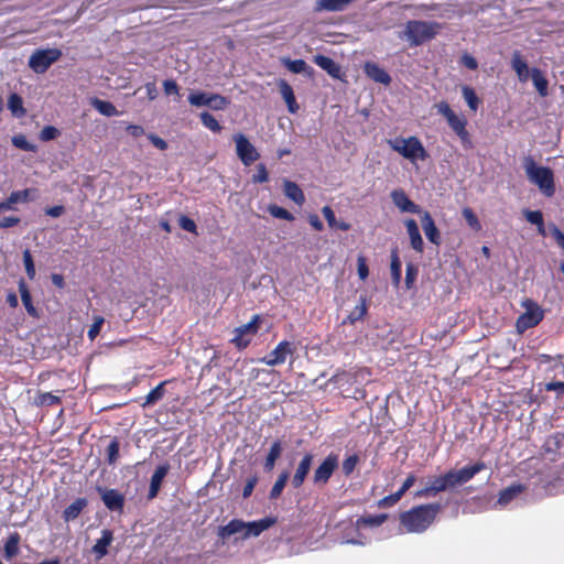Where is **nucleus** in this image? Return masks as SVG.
<instances>
[{"mask_svg":"<svg viewBox=\"0 0 564 564\" xmlns=\"http://www.w3.org/2000/svg\"><path fill=\"white\" fill-rule=\"evenodd\" d=\"M441 511L442 505L438 502L414 506L400 513V525L408 533H423L434 523Z\"/></svg>","mask_w":564,"mask_h":564,"instance_id":"nucleus-1","label":"nucleus"},{"mask_svg":"<svg viewBox=\"0 0 564 564\" xmlns=\"http://www.w3.org/2000/svg\"><path fill=\"white\" fill-rule=\"evenodd\" d=\"M441 29L442 24L436 21L410 20L405 23L400 37L410 46H419L433 40Z\"/></svg>","mask_w":564,"mask_h":564,"instance_id":"nucleus-2","label":"nucleus"},{"mask_svg":"<svg viewBox=\"0 0 564 564\" xmlns=\"http://www.w3.org/2000/svg\"><path fill=\"white\" fill-rule=\"evenodd\" d=\"M437 113L443 116L452 129L458 137L464 149L469 150L474 148L471 135L467 130L468 121L464 115H457L445 100L435 105Z\"/></svg>","mask_w":564,"mask_h":564,"instance_id":"nucleus-3","label":"nucleus"},{"mask_svg":"<svg viewBox=\"0 0 564 564\" xmlns=\"http://www.w3.org/2000/svg\"><path fill=\"white\" fill-rule=\"evenodd\" d=\"M524 169L528 178L534 183L546 197L554 196V174L550 167L539 166L532 156H528L524 161Z\"/></svg>","mask_w":564,"mask_h":564,"instance_id":"nucleus-4","label":"nucleus"},{"mask_svg":"<svg viewBox=\"0 0 564 564\" xmlns=\"http://www.w3.org/2000/svg\"><path fill=\"white\" fill-rule=\"evenodd\" d=\"M388 144L390 148L401 154L404 159L412 162L416 160L425 161L429 158V153L423 147L421 140L417 137L395 138L389 140Z\"/></svg>","mask_w":564,"mask_h":564,"instance_id":"nucleus-5","label":"nucleus"},{"mask_svg":"<svg viewBox=\"0 0 564 564\" xmlns=\"http://www.w3.org/2000/svg\"><path fill=\"white\" fill-rule=\"evenodd\" d=\"M61 56L62 51L58 48L36 50L29 58V67L36 74H43L52 64L57 62Z\"/></svg>","mask_w":564,"mask_h":564,"instance_id":"nucleus-6","label":"nucleus"},{"mask_svg":"<svg viewBox=\"0 0 564 564\" xmlns=\"http://www.w3.org/2000/svg\"><path fill=\"white\" fill-rule=\"evenodd\" d=\"M523 306L525 312L518 317L516 323L519 332L535 327L544 317L543 310L534 301L528 299L523 302Z\"/></svg>","mask_w":564,"mask_h":564,"instance_id":"nucleus-7","label":"nucleus"},{"mask_svg":"<svg viewBox=\"0 0 564 564\" xmlns=\"http://www.w3.org/2000/svg\"><path fill=\"white\" fill-rule=\"evenodd\" d=\"M296 347L293 343L282 340L269 355L260 358L259 361L267 366L274 367L284 364L288 356L294 355Z\"/></svg>","mask_w":564,"mask_h":564,"instance_id":"nucleus-8","label":"nucleus"},{"mask_svg":"<svg viewBox=\"0 0 564 564\" xmlns=\"http://www.w3.org/2000/svg\"><path fill=\"white\" fill-rule=\"evenodd\" d=\"M234 140L236 142L237 155L246 166H249L260 158L259 152L246 135L238 133L234 137Z\"/></svg>","mask_w":564,"mask_h":564,"instance_id":"nucleus-9","label":"nucleus"},{"mask_svg":"<svg viewBox=\"0 0 564 564\" xmlns=\"http://www.w3.org/2000/svg\"><path fill=\"white\" fill-rule=\"evenodd\" d=\"M259 316L254 315L252 319L235 329V337L231 341L239 349H245L251 343V336L256 335L258 332Z\"/></svg>","mask_w":564,"mask_h":564,"instance_id":"nucleus-10","label":"nucleus"},{"mask_svg":"<svg viewBox=\"0 0 564 564\" xmlns=\"http://www.w3.org/2000/svg\"><path fill=\"white\" fill-rule=\"evenodd\" d=\"M337 467L338 456L335 454H329L315 469L313 475V482L315 485H326Z\"/></svg>","mask_w":564,"mask_h":564,"instance_id":"nucleus-11","label":"nucleus"},{"mask_svg":"<svg viewBox=\"0 0 564 564\" xmlns=\"http://www.w3.org/2000/svg\"><path fill=\"white\" fill-rule=\"evenodd\" d=\"M97 491L99 492L105 507L109 511L122 513L126 502L123 494H121L117 489H109L102 487H97Z\"/></svg>","mask_w":564,"mask_h":564,"instance_id":"nucleus-12","label":"nucleus"},{"mask_svg":"<svg viewBox=\"0 0 564 564\" xmlns=\"http://www.w3.org/2000/svg\"><path fill=\"white\" fill-rule=\"evenodd\" d=\"M390 196L393 204L402 213H412L421 215L424 212L417 204H415L413 200L409 198V196L402 188L393 189Z\"/></svg>","mask_w":564,"mask_h":564,"instance_id":"nucleus-13","label":"nucleus"},{"mask_svg":"<svg viewBox=\"0 0 564 564\" xmlns=\"http://www.w3.org/2000/svg\"><path fill=\"white\" fill-rule=\"evenodd\" d=\"M314 455L306 453L297 464L294 475L291 479L293 488L299 489L303 486L313 464Z\"/></svg>","mask_w":564,"mask_h":564,"instance_id":"nucleus-14","label":"nucleus"},{"mask_svg":"<svg viewBox=\"0 0 564 564\" xmlns=\"http://www.w3.org/2000/svg\"><path fill=\"white\" fill-rule=\"evenodd\" d=\"M421 223L427 240L436 246H440L442 242L441 232L427 210H424L421 214Z\"/></svg>","mask_w":564,"mask_h":564,"instance_id":"nucleus-15","label":"nucleus"},{"mask_svg":"<svg viewBox=\"0 0 564 564\" xmlns=\"http://www.w3.org/2000/svg\"><path fill=\"white\" fill-rule=\"evenodd\" d=\"M364 72L368 78L386 86L390 85L392 80L388 72L375 62H366Z\"/></svg>","mask_w":564,"mask_h":564,"instance_id":"nucleus-16","label":"nucleus"},{"mask_svg":"<svg viewBox=\"0 0 564 564\" xmlns=\"http://www.w3.org/2000/svg\"><path fill=\"white\" fill-rule=\"evenodd\" d=\"M170 471V465L167 463H164L162 465H159L156 469L154 470L151 480H150V488L148 492V499L152 500L154 499L161 489L163 479Z\"/></svg>","mask_w":564,"mask_h":564,"instance_id":"nucleus-17","label":"nucleus"},{"mask_svg":"<svg viewBox=\"0 0 564 564\" xmlns=\"http://www.w3.org/2000/svg\"><path fill=\"white\" fill-rule=\"evenodd\" d=\"M404 225L410 238L412 249L419 253H422L424 251V242L416 221L410 218L404 221Z\"/></svg>","mask_w":564,"mask_h":564,"instance_id":"nucleus-18","label":"nucleus"},{"mask_svg":"<svg viewBox=\"0 0 564 564\" xmlns=\"http://www.w3.org/2000/svg\"><path fill=\"white\" fill-rule=\"evenodd\" d=\"M275 522L273 518H263L258 521H252L246 523V529L242 534V539H248L250 536H259L263 531L272 527Z\"/></svg>","mask_w":564,"mask_h":564,"instance_id":"nucleus-19","label":"nucleus"},{"mask_svg":"<svg viewBox=\"0 0 564 564\" xmlns=\"http://www.w3.org/2000/svg\"><path fill=\"white\" fill-rule=\"evenodd\" d=\"M313 62L325 70L333 78H340L341 69L340 66L330 57L317 54L313 57Z\"/></svg>","mask_w":564,"mask_h":564,"instance_id":"nucleus-20","label":"nucleus"},{"mask_svg":"<svg viewBox=\"0 0 564 564\" xmlns=\"http://www.w3.org/2000/svg\"><path fill=\"white\" fill-rule=\"evenodd\" d=\"M113 541V533L109 529H105L101 531V538L98 539L93 546V553L96 555L97 560L102 558L108 554V547Z\"/></svg>","mask_w":564,"mask_h":564,"instance_id":"nucleus-21","label":"nucleus"},{"mask_svg":"<svg viewBox=\"0 0 564 564\" xmlns=\"http://www.w3.org/2000/svg\"><path fill=\"white\" fill-rule=\"evenodd\" d=\"M278 85L280 94L288 106V110L291 113H296L300 107L299 104L296 102V98L292 86L284 79H280Z\"/></svg>","mask_w":564,"mask_h":564,"instance_id":"nucleus-22","label":"nucleus"},{"mask_svg":"<svg viewBox=\"0 0 564 564\" xmlns=\"http://www.w3.org/2000/svg\"><path fill=\"white\" fill-rule=\"evenodd\" d=\"M511 67L522 83L527 82L531 76V70L519 51H514L512 54Z\"/></svg>","mask_w":564,"mask_h":564,"instance_id":"nucleus-23","label":"nucleus"},{"mask_svg":"<svg viewBox=\"0 0 564 564\" xmlns=\"http://www.w3.org/2000/svg\"><path fill=\"white\" fill-rule=\"evenodd\" d=\"M445 490H447L446 489V484L443 480V477L441 475L438 477H435L427 486H425L424 488L417 490L414 494V496L416 498H429V497H434L438 492H442V491H445Z\"/></svg>","mask_w":564,"mask_h":564,"instance_id":"nucleus-24","label":"nucleus"},{"mask_svg":"<svg viewBox=\"0 0 564 564\" xmlns=\"http://www.w3.org/2000/svg\"><path fill=\"white\" fill-rule=\"evenodd\" d=\"M527 487L522 484H512L499 492L497 503L505 507L514 500Z\"/></svg>","mask_w":564,"mask_h":564,"instance_id":"nucleus-25","label":"nucleus"},{"mask_svg":"<svg viewBox=\"0 0 564 564\" xmlns=\"http://www.w3.org/2000/svg\"><path fill=\"white\" fill-rule=\"evenodd\" d=\"M354 0H317L315 11L339 12L348 8Z\"/></svg>","mask_w":564,"mask_h":564,"instance_id":"nucleus-26","label":"nucleus"},{"mask_svg":"<svg viewBox=\"0 0 564 564\" xmlns=\"http://www.w3.org/2000/svg\"><path fill=\"white\" fill-rule=\"evenodd\" d=\"M283 192L284 195L295 204L302 206L305 203V195L295 182L285 180L283 182Z\"/></svg>","mask_w":564,"mask_h":564,"instance_id":"nucleus-27","label":"nucleus"},{"mask_svg":"<svg viewBox=\"0 0 564 564\" xmlns=\"http://www.w3.org/2000/svg\"><path fill=\"white\" fill-rule=\"evenodd\" d=\"M245 529H246V522H243L240 519H232L226 525H223L219 528L218 536L220 539L225 540V539H227L234 534H237V533H241V535H242L245 532Z\"/></svg>","mask_w":564,"mask_h":564,"instance_id":"nucleus-28","label":"nucleus"},{"mask_svg":"<svg viewBox=\"0 0 564 564\" xmlns=\"http://www.w3.org/2000/svg\"><path fill=\"white\" fill-rule=\"evenodd\" d=\"M20 541H21V535L19 532L14 531L9 534V536L4 543V546H3V556L6 560H11L19 554Z\"/></svg>","mask_w":564,"mask_h":564,"instance_id":"nucleus-29","label":"nucleus"},{"mask_svg":"<svg viewBox=\"0 0 564 564\" xmlns=\"http://www.w3.org/2000/svg\"><path fill=\"white\" fill-rule=\"evenodd\" d=\"M59 404H62V397L53 394L52 392L37 391L33 399V405L37 408H48Z\"/></svg>","mask_w":564,"mask_h":564,"instance_id":"nucleus-30","label":"nucleus"},{"mask_svg":"<svg viewBox=\"0 0 564 564\" xmlns=\"http://www.w3.org/2000/svg\"><path fill=\"white\" fill-rule=\"evenodd\" d=\"M564 446V433H554L550 435L544 444L543 451L547 455H557L562 447Z\"/></svg>","mask_w":564,"mask_h":564,"instance_id":"nucleus-31","label":"nucleus"},{"mask_svg":"<svg viewBox=\"0 0 564 564\" xmlns=\"http://www.w3.org/2000/svg\"><path fill=\"white\" fill-rule=\"evenodd\" d=\"M484 469H486V464L479 460L473 465L465 466L456 470L460 485L468 482L470 479L475 477V475L482 471Z\"/></svg>","mask_w":564,"mask_h":564,"instance_id":"nucleus-32","label":"nucleus"},{"mask_svg":"<svg viewBox=\"0 0 564 564\" xmlns=\"http://www.w3.org/2000/svg\"><path fill=\"white\" fill-rule=\"evenodd\" d=\"M19 292L21 295V301L30 316L36 317L37 316V310L33 305L32 295L30 293V290L24 281V279H20L19 283Z\"/></svg>","mask_w":564,"mask_h":564,"instance_id":"nucleus-33","label":"nucleus"},{"mask_svg":"<svg viewBox=\"0 0 564 564\" xmlns=\"http://www.w3.org/2000/svg\"><path fill=\"white\" fill-rule=\"evenodd\" d=\"M88 501L86 498H77L63 511V519L68 522L73 521L82 513L87 507Z\"/></svg>","mask_w":564,"mask_h":564,"instance_id":"nucleus-34","label":"nucleus"},{"mask_svg":"<svg viewBox=\"0 0 564 564\" xmlns=\"http://www.w3.org/2000/svg\"><path fill=\"white\" fill-rule=\"evenodd\" d=\"M282 452V442L280 440L274 441L269 449V453L263 464V469L265 471L269 473L274 468L275 463L281 457Z\"/></svg>","mask_w":564,"mask_h":564,"instance_id":"nucleus-35","label":"nucleus"},{"mask_svg":"<svg viewBox=\"0 0 564 564\" xmlns=\"http://www.w3.org/2000/svg\"><path fill=\"white\" fill-rule=\"evenodd\" d=\"M367 300L365 296H360L359 304L352 308V311L344 319L343 324L354 325L356 322L362 321L367 315Z\"/></svg>","mask_w":564,"mask_h":564,"instance_id":"nucleus-36","label":"nucleus"},{"mask_svg":"<svg viewBox=\"0 0 564 564\" xmlns=\"http://www.w3.org/2000/svg\"><path fill=\"white\" fill-rule=\"evenodd\" d=\"M169 383L167 380L160 382L154 389H152L144 398L143 402L140 403L142 408L154 405L163 399L165 394L164 387Z\"/></svg>","mask_w":564,"mask_h":564,"instance_id":"nucleus-37","label":"nucleus"},{"mask_svg":"<svg viewBox=\"0 0 564 564\" xmlns=\"http://www.w3.org/2000/svg\"><path fill=\"white\" fill-rule=\"evenodd\" d=\"M531 79L532 83L538 90L541 97H546L549 95V82L546 77L543 75L541 69L534 67L531 69Z\"/></svg>","mask_w":564,"mask_h":564,"instance_id":"nucleus-38","label":"nucleus"},{"mask_svg":"<svg viewBox=\"0 0 564 564\" xmlns=\"http://www.w3.org/2000/svg\"><path fill=\"white\" fill-rule=\"evenodd\" d=\"M322 214L325 217L328 226L332 229H339L341 231H347L351 228L349 223H346L344 220H337L334 210L330 206H324L322 208Z\"/></svg>","mask_w":564,"mask_h":564,"instance_id":"nucleus-39","label":"nucleus"},{"mask_svg":"<svg viewBox=\"0 0 564 564\" xmlns=\"http://www.w3.org/2000/svg\"><path fill=\"white\" fill-rule=\"evenodd\" d=\"M37 197L36 188H25L22 191H13L9 195V203H13V205L18 203H28L30 200H34Z\"/></svg>","mask_w":564,"mask_h":564,"instance_id":"nucleus-40","label":"nucleus"},{"mask_svg":"<svg viewBox=\"0 0 564 564\" xmlns=\"http://www.w3.org/2000/svg\"><path fill=\"white\" fill-rule=\"evenodd\" d=\"M523 216L525 217L528 223H530L531 225L536 226L538 232L541 236L544 237L546 235L545 226H544V219H543V214H542L541 210L524 209L523 210Z\"/></svg>","mask_w":564,"mask_h":564,"instance_id":"nucleus-41","label":"nucleus"},{"mask_svg":"<svg viewBox=\"0 0 564 564\" xmlns=\"http://www.w3.org/2000/svg\"><path fill=\"white\" fill-rule=\"evenodd\" d=\"M401 260L399 258L398 249L391 250V263H390V270H391V279L394 286H399L401 282Z\"/></svg>","mask_w":564,"mask_h":564,"instance_id":"nucleus-42","label":"nucleus"},{"mask_svg":"<svg viewBox=\"0 0 564 564\" xmlns=\"http://www.w3.org/2000/svg\"><path fill=\"white\" fill-rule=\"evenodd\" d=\"M289 478H290V474H289L288 470L282 471L278 476V479L275 480V482L272 486V488L270 490V494H269V498L271 500H276L278 498H280V496L282 495L283 489L286 486V482H288Z\"/></svg>","mask_w":564,"mask_h":564,"instance_id":"nucleus-43","label":"nucleus"},{"mask_svg":"<svg viewBox=\"0 0 564 564\" xmlns=\"http://www.w3.org/2000/svg\"><path fill=\"white\" fill-rule=\"evenodd\" d=\"M388 519V514L380 513V514H367L362 516L357 520V525L362 527H380L382 523H384Z\"/></svg>","mask_w":564,"mask_h":564,"instance_id":"nucleus-44","label":"nucleus"},{"mask_svg":"<svg viewBox=\"0 0 564 564\" xmlns=\"http://www.w3.org/2000/svg\"><path fill=\"white\" fill-rule=\"evenodd\" d=\"M462 94L469 109L473 111H477L479 105L481 104V100L477 96L475 89L471 88L470 86H463Z\"/></svg>","mask_w":564,"mask_h":564,"instance_id":"nucleus-45","label":"nucleus"},{"mask_svg":"<svg viewBox=\"0 0 564 564\" xmlns=\"http://www.w3.org/2000/svg\"><path fill=\"white\" fill-rule=\"evenodd\" d=\"M8 108L17 117H22L25 115V109L23 108V99L15 93L9 96Z\"/></svg>","mask_w":564,"mask_h":564,"instance_id":"nucleus-46","label":"nucleus"},{"mask_svg":"<svg viewBox=\"0 0 564 564\" xmlns=\"http://www.w3.org/2000/svg\"><path fill=\"white\" fill-rule=\"evenodd\" d=\"M120 451V442L117 437H113L106 448V462L112 466L118 462Z\"/></svg>","mask_w":564,"mask_h":564,"instance_id":"nucleus-47","label":"nucleus"},{"mask_svg":"<svg viewBox=\"0 0 564 564\" xmlns=\"http://www.w3.org/2000/svg\"><path fill=\"white\" fill-rule=\"evenodd\" d=\"M213 93L196 91L188 96V102L195 107H203L210 104Z\"/></svg>","mask_w":564,"mask_h":564,"instance_id":"nucleus-48","label":"nucleus"},{"mask_svg":"<svg viewBox=\"0 0 564 564\" xmlns=\"http://www.w3.org/2000/svg\"><path fill=\"white\" fill-rule=\"evenodd\" d=\"M199 118H200V121H202V123H203V126L205 128L209 129L213 132H220L221 131L223 127L220 126L218 120L213 115H210L209 112L203 111L199 115Z\"/></svg>","mask_w":564,"mask_h":564,"instance_id":"nucleus-49","label":"nucleus"},{"mask_svg":"<svg viewBox=\"0 0 564 564\" xmlns=\"http://www.w3.org/2000/svg\"><path fill=\"white\" fill-rule=\"evenodd\" d=\"M94 107L104 116L111 117L118 115L113 104L106 100L95 99Z\"/></svg>","mask_w":564,"mask_h":564,"instance_id":"nucleus-50","label":"nucleus"},{"mask_svg":"<svg viewBox=\"0 0 564 564\" xmlns=\"http://www.w3.org/2000/svg\"><path fill=\"white\" fill-rule=\"evenodd\" d=\"M268 212L274 218L284 219L288 221L294 220L293 214L279 205H275V204L269 205Z\"/></svg>","mask_w":564,"mask_h":564,"instance_id":"nucleus-51","label":"nucleus"},{"mask_svg":"<svg viewBox=\"0 0 564 564\" xmlns=\"http://www.w3.org/2000/svg\"><path fill=\"white\" fill-rule=\"evenodd\" d=\"M463 216L467 223V225L474 230V231H480L481 230V224L477 217V215L474 213V210L469 207H465L463 209Z\"/></svg>","mask_w":564,"mask_h":564,"instance_id":"nucleus-52","label":"nucleus"},{"mask_svg":"<svg viewBox=\"0 0 564 564\" xmlns=\"http://www.w3.org/2000/svg\"><path fill=\"white\" fill-rule=\"evenodd\" d=\"M12 144L23 151L35 152L36 145L29 142L23 134H17L12 138Z\"/></svg>","mask_w":564,"mask_h":564,"instance_id":"nucleus-53","label":"nucleus"},{"mask_svg":"<svg viewBox=\"0 0 564 564\" xmlns=\"http://www.w3.org/2000/svg\"><path fill=\"white\" fill-rule=\"evenodd\" d=\"M23 263H24L25 272H26L29 279L33 280L35 278L36 271H35L33 257L29 249H25L23 251Z\"/></svg>","mask_w":564,"mask_h":564,"instance_id":"nucleus-54","label":"nucleus"},{"mask_svg":"<svg viewBox=\"0 0 564 564\" xmlns=\"http://www.w3.org/2000/svg\"><path fill=\"white\" fill-rule=\"evenodd\" d=\"M359 463V457L357 454H352L346 457L341 464V470L345 476H349L355 470L356 466Z\"/></svg>","mask_w":564,"mask_h":564,"instance_id":"nucleus-55","label":"nucleus"},{"mask_svg":"<svg viewBox=\"0 0 564 564\" xmlns=\"http://www.w3.org/2000/svg\"><path fill=\"white\" fill-rule=\"evenodd\" d=\"M105 323V318L102 316H95L94 323L90 325L87 336L93 341L100 334L101 327Z\"/></svg>","mask_w":564,"mask_h":564,"instance_id":"nucleus-56","label":"nucleus"},{"mask_svg":"<svg viewBox=\"0 0 564 564\" xmlns=\"http://www.w3.org/2000/svg\"><path fill=\"white\" fill-rule=\"evenodd\" d=\"M284 64L294 74H300L307 69V64L304 59H286Z\"/></svg>","mask_w":564,"mask_h":564,"instance_id":"nucleus-57","label":"nucleus"},{"mask_svg":"<svg viewBox=\"0 0 564 564\" xmlns=\"http://www.w3.org/2000/svg\"><path fill=\"white\" fill-rule=\"evenodd\" d=\"M229 101L226 97L219 94H212L210 104L208 107L213 110H224L228 106Z\"/></svg>","mask_w":564,"mask_h":564,"instance_id":"nucleus-58","label":"nucleus"},{"mask_svg":"<svg viewBox=\"0 0 564 564\" xmlns=\"http://www.w3.org/2000/svg\"><path fill=\"white\" fill-rule=\"evenodd\" d=\"M59 134V130L54 126H45L40 132V140L47 142L56 139Z\"/></svg>","mask_w":564,"mask_h":564,"instance_id":"nucleus-59","label":"nucleus"},{"mask_svg":"<svg viewBox=\"0 0 564 564\" xmlns=\"http://www.w3.org/2000/svg\"><path fill=\"white\" fill-rule=\"evenodd\" d=\"M417 268L412 264V263H409L406 265V270H405V285L408 289H411L416 280V276H417Z\"/></svg>","mask_w":564,"mask_h":564,"instance_id":"nucleus-60","label":"nucleus"},{"mask_svg":"<svg viewBox=\"0 0 564 564\" xmlns=\"http://www.w3.org/2000/svg\"><path fill=\"white\" fill-rule=\"evenodd\" d=\"M402 498V496L395 491L394 494H391L389 496H386L383 497L382 499H380L378 501V507L379 508H388V507H392L394 506L400 499Z\"/></svg>","mask_w":564,"mask_h":564,"instance_id":"nucleus-61","label":"nucleus"},{"mask_svg":"<svg viewBox=\"0 0 564 564\" xmlns=\"http://www.w3.org/2000/svg\"><path fill=\"white\" fill-rule=\"evenodd\" d=\"M442 477L446 484V489L460 485L457 471L455 469L448 470L447 473L442 475Z\"/></svg>","mask_w":564,"mask_h":564,"instance_id":"nucleus-62","label":"nucleus"},{"mask_svg":"<svg viewBox=\"0 0 564 564\" xmlns=\"http://www.w3.org/2000/svg\"><path fill=\"white\" fill-rule=\"evenodd\" d=\"M269 181V173L263 163L257 165V173L252 176L253 183H265Z\"/></svg>","mask_w":564,"mask_h":564,"instance_id":"nucleus-63","label":"nucleus"},{"mask_svg":"<svg viewBox=\"0 0 564 564\" xmlns=\"http://www.w3.org/2000/svg\"><path fill=\"white\" fill-rule=\"evenodd\" d=\"M357 271L360 280H366L369 275V268L364 256H359L357 259Z\"/></svg>","mask_w":564,"mask_h":564,"instance_id":"nucleus-64","label":"nucleus"}]
</instances>
